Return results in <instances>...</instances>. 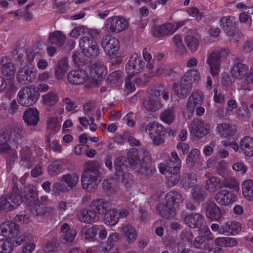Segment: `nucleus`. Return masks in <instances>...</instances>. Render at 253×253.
Instances as JSON below:
<instances>
[{
	"label": "nucleus",
	"instance_id": "obj_1",
	"mask_svg": "<svg viewBox=\"0 0 253 253\" xmlns=\"http://www.w3.org/2000/svg\"><path fill=\"white\" fill-rule=\"evenodd\" d=\"M128 161L130 168L135 171L148 175L153 174L155 171L151 157L149 152L145 148L139 150H133L128 155Z\"/></svg>",
	"mask_w": 253,
	"mask_h": 253
},
{
	"label": "nucleus",
	"instance_id": "obj_2",
	"mask_svg": "<svg viewBox=\"0 0 253 253\" xmlns=\"http://www.w3.org/2000/svg\"><path fill=\"white\" fill-rule=\"evenodd\" d=\"M99 169V163L96 161H89L84 164L81 179L83 188L84 190L91 191L92 187L101 180Z\"/></svg>",
	"mask_w": 253,
	"mask_h": 253
},
{
	"label": "nucleus",
	"instance_id": "obj_3",
	"mask_svg": "<svg viewBox=\"0 0 253 253\" xmlns=\"http://www.w3.org/2000/svg\"><path fill=\"white\" fill-rule=\"evenodd\" d=\"M12 192L0 198V211H9L17 208L22 202L18 185L13 182Z\"/></svg>",
	"mask_w": 253,
	"mask_h": 253
},
{
	"label": "nucleus",
	"instance_id": "obj_4",
	"mask_svg": "<svg viewBox=\"0 0 253 253\" xmlns=\"http://www.w3.org/2000/svg\"><path fill=\"white\" fill-rule=\"evenodd\" d=\"M40 93L33 85L21 88L18 92L17 100L23 106L28 107L35 104L39 99Z\"/></svg>",
	"mask_w": 253,
	"mask_h": 253
},
{
	"label": "nucleus",
	"instance_id": "obj_5",
	"mask_svg": "<svg viewBox=\"0 0 253 253\" xmlns=\"http://www.w3.org/2000/svg\"><path fill=\"white\" fill-rule=\"evenodd\" d=\"M22 129L17 126L11 128L9 135L4 130H0V153H6L9 151L10 147L8 144L9 140L18 143L22 138Z\"/></svg>",
	"mask_w": 253,
	"mask_h": 253
},
{
	"label": "nucleus",
	"instance_id": "obj_6",
	"mask_svg": "<svg viewBox=\"0 0 253 253\" xmlns=\"http://www.w3.org/2000/svg\"><path fill=\"white\" fill-rule=\"evenodd\" d=\"M97 33L95 30H91L89 36L83 37L79 43L80 48L84 54L90 57H96L99 53L98 46L94 38L92 37L93 33Z\"/></svg>",
	"mask_w": 253,
	"mask_h": 253
},
{
	"label": "nucleus",
	"instance_id": "obj_7",
	"mask_svg": "<svg viewBox=\"0 0 253 253\" xmlns=\"http://www.w3.org/2000/svg\"><path fill=\"white\" fill-rule=\"evenodd\" d=\"M228 53V49H221L212 52L209 56L207 63L210 67L211 74L212 76L218 75L221 60L227 57Z\"/></svg>",
	"mask_w": 253,
	"mask_h": 253
},
{
	"label": "nucleus",
	"instance_id": "obj_8",
	"mask_svg": "<svg viewBox=\"0 0 253 253\" xmlns=\"http://www.w3.org/2000/svg\"><path fill=\"white\" fill-rule=\"evenodd\" d=\"M144 66L145 62L141 59L140 54L134 53L126 64V73L130 77H134L142 71Z\"/></svg>",
	"mask_w": 253,
	"mask_h": 253
},
{
	"label": "nucleus",
	"instance_id": "obj_9",
	"mask_svg": "<svg viewBox=\"0 0 253 253\" xmlns=\"http://www.w3.org/2000/svg\"><path fill=\"white\" fill-rule=\"evenodd\" d=\"M181 220L190 228H199L203 224L204 216L198 212L188 213L182 211L181 213Z\"/></svg>",
	"mask_w": 253,
	"mask_h": 253
},
{
	"label": "nucleus",
	"instance_id": "obj_10",
	"mask_svg": "<svg viewBox=\"0 0 253 253\" xmlns=\"http://www.w3.org/2000/svg\"><path fill=\"white\" fill-rule=\"evenodd\" d=\"M101 45L106 53L110 56L116 55L120 48L119 41L111 35L102 38Z\"/></svg>",
	"mask_w": 253,
	"mask_h": 253
},
{
	"label": "nucleus",
	"instance_id": "obj_11",
	"mask_svg": "<svg viewBox=\"0 0 253 253\" xmlns=\"http://www.w3.org/2000/svg\"><path fill=\"white\" fill-rule=\"evenodd\" d=\"M234 20L235 18L232 16L223 17L220 19L219 24L228 37L234 38L235 41H237L238 36L235 38L237 31Z\"/></svg>",
	"mask_w": 253,
	"mask_h": 253
},
{
	"label": "nucleus",
	"instance_id": "obj_12",
	"mask_svg": "<svg viewBox=\"0 0 253 253\" xmlns=\"http://www.w3.org/2000/svg\"><path fill=\"white\" fill-rule=\"evenodd\" d=\"M20 227L15 222L7 221L0 224V235L8 238H14L19 234Z\"/></svg>",
	"mask_w": 253,
	"mask_h": 253
},
{
	"label": "nucleus",
	"instance_id": "obj_13",
	"mask_svg": "<svg viewBox=\"0 0 253 253\" xmlns=\"http://www.w3.org/2000/svg\"><path fill=\"white\" fill-rule=\"evenodd\" d=\"M173 89L175 94L180 99L185 98L192 89V82L190 80L182 77L179 86L177 83L173 84Z\"/></svg>",
	"mask_w": 253,
	"mask_h": 253
},
{
	"label": "nucleus",
	"instance_id": "obj_14",
	"mask_svg": "<svg viewBox=\"0 0 253 253\" xmlns=\"http://www.w3.org/2000/svg\"><path fill=\"white\" fill-rule=\"evenodd\" d=\"M214 200L219 205L227 206L237 200L236 195L227 189H220L214 195Z\"/></svg>",
	"mask_w": 253,
	"mask_h": 253
},
{
	"label": "nucleus",
	"instance_id": "obj_15",
	"mask_svg": "<svg viewBox=\"0 0 253 253\" xmlns=\"http://www.w3.org/2000/svg\"><path fill=\"white\" fill-rule=\"evenodd\" d=\"M127 26L126 21L119 16L112 17L107 20L106 28L110 33H119L125 30Z\"/></svg>",
	"mask_w": 253,
	"mask_h": 253
},
{
	"label": "nucleus",
	"instance_id": "obj_16",
	"mask_svg": "<svg viewBox=\"0 0 253 253\" xmlns=\"http://www.w3.org/2000/svg\"><path fill=\"white\" fill-rule=\"evenodd\" d=\"M163 129L162 125L155 122H150L148 124L142 123L139 127V131L141 132H146L150 138L161 135Z\"/></svg>",
	"mask_w": 253,
	"mask_h": 253
},
{
	"label": "nucleus",
	"instance_id": "obj_17",
	"mask_svg": "<svg viewBox=\"0 0 253 253\" xmlns=\"http://www.w3.org/2000/svg\"><path fill=\"white\" fill-rule=\"evenodd\" d=\"M206 214L208 218L212 220L218 221L222 217V212L220 208L213 201L208 200L203 205Z\"/></svg>",
	"mask_w": 253,
	"mask_h": 253
},
{
	"label": "nucleus",
	"instance_id": "obj_18",
	"mask_svg": "<svg viewBox=\"0 0 253 253\" xmlns=\"http://www.w3.org/2000/svg\"><path fill=\"white\" fill-rule=\"evenodd\" d=\"M191 131L197 137L202 138L210 131V126L200 119H194L190 127Z\"/></svg>",
	"mask_w": 253,
	"mask_h": 253
},
{
	"label": "nucleus",
	"instance_id": "obj_19",
	"mask_svg": "<svg viewBox=\"0 0 253 253\" xmlns=\"http://www.w3.org/2000/svg\"><path fill=\"white\" fill-rule=\"evenodd\" d=\"M111 206L112 205L109 201L103 199H97L90 202L89 207L97 216V214L103 215L105 214L108 210H110Z\"/></svg>",
	"mask_w": 253,
	"mask_h": 253
},
{
	"label": "nucleus",
	"instance_id": "obj_20",
	"mask_svg": "<svg viewBox=\"0 0 253 253\" xmlns=\"http://www.w3.org/2000/svg\"><path fill=\"white\" fill-rule=\"evenodd\" d=\"M88 79V74L83 70L71 71L67 75V79L69 82L76 85L84 84L87 81Z\"/></svg>",
	"mask_w": 253,
	"mask_h": 253
},
{
	"label": "nucleus",
	"instance_id": "obj_21",
	"mask_svg": "<svg viewBox=\"0 0 253 253\" xmlns=\"http://www.w3.org/2000/svg\"><path fill=\"white\" fill-rule=\"evenodd\" d=\"M240 224L237 221L225 223L221 226L219 233L227 236L237 234L241 230Z\"/></svg>",
	"mask_w": 253,
	"mask_h": 253
},
{
	"label": "nucleus",
	"instance_id": "obj_22",
	"mask_svg": "<svg viewBox=\"0 0 253 253\" xmlns=\"http://www.w3.org/2000/svg\"><path fill=\"white\" fill-rule=\"evenodd\" d=\"M166 204L170 207L175 209L178 208L180 204L183 203L181 195L176 191H170L166 196Z\"/></svg>",
	"mask_w": 253,
	"mask_h": 253
},
{
	"label": "nucleus",
	"instance_id": "obj_23",
	"mask_svg": "<svg viewBox=\"0 0 253 253\" xmlns=\"http://www.w3.org/2000/svg\"><path fill=\"white\" fill-rule=\"evenodd\" d=\"M76 217L81 222L91 224L96 220V216L90 208L88 210L81 209L77 213Z\"/></svg>",
	"mask_w": 253,
	"mask_h": 253
},
{
	"label": "nucleus",
	"instance_id": "obj_24",
	"mask_svg": "<svg viewBox=\"0 0 253 253\" xmlns=\"http://www.w3.org/2000/svg\"><path fill=\"white\" fill-rule=\"evenodd\" d=\"M36 76V73L23 67L18 71L17 79L20 83L26 84L34 81Z\"/></svg>",
	"mask_w": 253,
	"mask_h": 253
},
{
	"label": "nucleus",
	"instance_id": "obj_25",
	"mask_svg": "<svg viewBox=\"0 0 253 253\" xmlns=\"http://www.w3.org/2000/svg\"><path fill=\"white\" fill-rule=\"evenodd\" d=\"M206 189L210 193L214 194L217 193L218 190L222 188L220 178L216 176H211L209 177L205 183Z\"/></svg>",
	"mask_w": 253,
	"mask_h": 253
},
{
	"label": "nucleus",
	"instance_id": "obj_26",
	"mask_svg": "<svg viewBox=\"0 0 253 253\" xmlns=\"http://www.w3.org/2000/svg\"><path fill=\"white\" fill-rule=\"evenodd\" d=\"M204 96L200 91L193 92L188 99L187 105L188 108L195 109L196 107L201 106L204 101Z\"/></svg>",
	"mask_w": 253,
	"mask_h": 253
},
{
	"label": "nucleus",
	"instance_id": "obj_27",
	"mask_svg": "<svg viewBox=\"0 0 253 253\" xmlns=\"http://www.w3.org/2000/svg\"><path fill=\"white\" fill-rule=\"evenodd\" d=\"M23 117L28 126H36L39 121V112L37 109H29L26 110Z\"/></svg>",
	"mask_w": 253,
	"mask_h": 253
},
{
	"label": "nucleus",
	"instance_id": "obj_28",
	"mask_svg": "<svg viewBox=\"0 0 253 253\" xmlns=\"http://www.w3.org/2000/svg\"><path fill=\"white\" fill-rule=\"evenodd\" d=\"M91 72V75L97 80L107 74V68L103 63L97 61L92 65Z\"/></svg>",
	"mask_w": 253,
	"mask_h": 253
},
{
	"label": "nucleus",
	"instance_id": "obj_29",
	"mask_svg": "<svg viewBox=\"0 0 253 253\" xmlns=\"http://www.w3.org/2000/svg\"><path fill=\"white\" fill-rule=\"evenodd\" d=\"M240 148L248 157L253 156V138L250 136L243 137L240 141Z\"/></svg>",
	"mask_w": 253,
	"mask_h": 253
},
{
	"label": "nucleus",
	"instance_id": "obj_30",
	"mask_svg": "<svg viewBox=\"0 0 253 253\" xmlns=\"http://www.w3.org/2000/svg\"><path fill=\"white\" fill-rule=\"evenodd\" d=\"M162 106L160 99L148 97L144 100L143 107L148 111L155 112Z\"/></svg>",
	"mask_w": 253,
	"mask_h": 253
},
{
	"label": "nucleus",
	"instance_id": "obj_31",
	"mask_svg": "<svg viewBox=\"0 0 253 253\" xmlns=\"http://www.w3.org/2000/svg\"><path fill=\"white\" fill-rule=\"evenodd\" d=\"M100 228V225H93L91 227L84 226L80 232V234L84 235V239L88 242H93L95 239L97 229Z\"/></svg>",
	"mask_w": 253,
	"mask_h": 253
},
{
	"label": "nucleus",
	"instance_id": "obj_32",
	"mask_svg": "<svg viewBox=\"0 0 253 253\" xmlns=\"http://www.w3.org/2000/svg\"><path fill=\"white\" fill-rule=\"evenodd\" d=\"M25 203L29 206H37L39 203V197L37 192L33 189H28L25 192L24 197Z\"/></svg>",
	"mask_w": 253,
	"mask_h": 253
},
{
	"label": "nucleus",
	"instance_id": "obj_33",
	"mask_svg": "<svg viewBox=\"0 0 253 253\" xmlns=\"http://www.w3.org/2000/svg\"><path fill=\"white\" fill-rule=\"evenodd\" d=\"M217 130L220 135L224 138L233 135L236 131L235 126L228 123L218 124Z\"/></svg>",
	"mask_w": 253,
	"mask_h": 253
},
{
	"label": "nucleus",
	"instance_id": "obj_34",
	"mask_svg": "<svg viewBox=\"0 0 253 253\" xmlns=\"http://www.w3.org/2000/svg\"><path fill=\"white\" fill-rule=\"evenodd\" d=\"M103 215L104 222L107 225L114 226L119 221L118 211L112 209V206H110V210Z\"/></svg>",
	"mask_w": 253,
	"mask_h": 253
},
{
	"label": "nucleus",
	"instance_id": "obj_35",
	"mask_svg": "<svg viewBox=\"0 0 253 253\" xmlns=\"http://www.w3.org/2000/svg\"><path fill=\"white\" fill-rule=\"evenodd\" d=\"M248 71V67L246 64L237 63L235 64L231 72L233 77L242 79L246 75Z\"/></svg>",
	"mask_w": 253,
	"mask_h": 253
},
{
	"label": "nucleus",
	"instance_id": "obj_36",
	"mask_svg": "<svg viewBox=\"0 0 253 253\" xmlns=\"http://www.w3.org/2000/svg\"><path fill=\"white\" fill-rule=\"evenodd\" d=\"M2 73L7 79L12 78L15 74V69L13 64L9 62L6 58H3L1 61Z\"/></svg>",
	"mask_w": 253,
	"mask_h": 253
},
{
	"label": "nucleus",
	"instance_id": "obj_37",
	"mask_svg": "<svg viewBox=\"0 0 253 253\" xmlns=\"http://www.w3.org/2000/svg\"><path fill=\"white\" fill-rule=\"evenodd\" d=\"M175 117V109L174 107H170L165 109L160 114V119L168 125H170L173 122Z\"/></svg>",
	"mask_w": 253,
	"mask_h": 253
},
{
	"label": "nucleus",
	"instance_id": "obj_38",
	"mask_svg": "<svg viewBox=\"0 0 253 253\" xmlns=\"http://www.w3.org/2000/svg\"><path fill=\"white\" fill-rule=\"evenodd\" d=\"M242 193L245 198L249 201H253V180L247 179L243 181L242 185Z\"/></svg>",
	"mask_w": 253,
	"mask_h": 253
},
{
	"label": "nucleus",
	"instance_id": "obj_39",
	"mask_svg": "<svg viewBox=\"0 0 253 253\" xmlns=\"http://www.w3.org/2000/svg\"><path fill=\"white\" fill-rule=\"evenodd\" d=\"M120 240V235L118 233H114L109 235L108 238V245L102 243L99 246L103 252L110 251Z\"/></svg>",
	"mask_w": 253,
	"mask_h": 253
},
{
	"label": "nucleus",
	"instance_id": "obj_40",
	"mask_svg": "<svg viewBox=\"0 0 253 253\" xmlns=\"http://www.w3.org/2000/svg\"><path fill=\"white\" fill-rule=\"evenodd\" d=\"M192 198L194 201L198 204L204 201L207 197V194L200 186H195L191 189Z\"/></svg>",
	"mask_w": 253,
	"mask_h": 253
},
{
	"label": "nucleus",
	"instance_id": "obj_41",
	"mask_svg": "<svg viewBox=\"0 0 253 253\" xmlns=\"http://www.w3.org/2000/svg\"><path fill=\"white\" fill-rule=\"evenodd\" d=\"M36 215L41 217L43 219L49 217L54 209L51 207H46L42 204L37 205L35 207Z\"/></svg>",
	"mask_w": 253,
	"mask_h": 253
},
{
	"label": "nucleus",
	"instance_id": "obj_42",
	"mask_svg": "<svg viewBox=\"0 0 253 253\" xmlns=\"http://www.w3.org/2000/svg\"><path fill=\"white\" fill-rule=\"evenodd\" d=\"M79 181V176L75 173L64 174L61 178V181L66 184L70 190L75 187Z\"/></svg>",
	"mask_w": 253,
	"mask_h": 253
},
{
	"label": "nucleus",
	"instance_id": "obj_43",
	"mask_svg": "<svg viewBox=\"0 0 253 253\" xmlns=\"http://www.w3.org/2000/svg\"><path fill=\"white\" fill-rule=\"evenodd\" d=\"M196 182V175L193 172L184 173L182 176L181 183L182 187L185 189L191 188Z\"/></svg>",
	"mask_w": 253,
	"mask_h": 253
},
{
	"label": "nucleus",
	"instance_id": "obj_44",
	"mask_svg": "<svg viewBox=\"0 0 253 253\" xmlns=\"http://www.w3.org/2000/svg\"><path fill=\"white\" fill-rule=\"evenodd\" d=\"M65 36L61 32L56 31L50 34L48 37L49 42L52 44H55L58 46H61L65 42Z\"/></svg>",
	"mask_w": 253,
	"mask_h": 253
},
{
	"label": "nucleus",
	"instance_id": "obj_45",
	"mask_svg": "<svg viewBox=\"0 0 253 253\" xmlns=\"http://www.w3.org/2000/svg\"><path fill=\"white\" fill-rule=\"evenodd\" d=\"M68 67V63L66 59H63L59 61L54 69V75L56 78L60 80L64 76Z\"/></svg>",
	"mask_w": 253,
	"mask_h": 253
},
{
	"label": "nucleus",
	"instance_id": "obj_46",
	"mask_svg": "<svg viewBox=\"0 0 253 253\" xmlns=\"http://www.w3.org/2000/svg\"><path fill=\"white\" fill-rule=\"evenodd\" d=\"M122 231L127 238L129 243L134 242L137 237V234L134 228L129 224L123 225Z\"/></svg>",
	"mask_w": 253,
	"mask_h": 253
},
{
	"label": "nucleus",
	"instance_id": "obj_47",
	"mask_svg": "<svg viewBox=\"0 0 253 253\" xmlns=\"http://www.w3.org/2000/svg\"><path fill=\"white\" fill-rule=\"evenodd\" d=\"M210 241L205 236H198L195 238L193 245L194 247L201 250L203 251L209 249Z\"/></svg>",
	"mask_w": 253,
	"mask_h": 253
},
{
	"label": "nucleus",
	"instance_id": "obj_48",
	"mask_svg": "<svg viewBox=\"0 0 253 253\" xmlns=\"http://www.w3.org/2000/svg\"><path fill=\"white\" fill-rule=\"evenodd\" d=\"M123 73L120 70H116L111 73L108 77L107 83L113 86L121 83Z\"/></svg>",
	"mask_w": 253,
	"mask_h": 253
},
{
	"label": "nucleus",
	"instance_id": "obj_49",
	"mask_svg": "<svg viewBox=\"0 0 253 253\" xmlns=\"http://www.w3.org/2000/svg\"><path fill=\"white\" fill-rule=\"evenodd\" d=\"M63 163L60 160H56L49 165L48 172L52 176L57 175L63 171Z\"/></svg>",
	"mask_w": 253,
	"mask_h": 253
},
{
	"label": "nucleus",
	"instance_id": "obj_50",
	"mask_svg": "<svg viewBox=\"0 0 253 253\" xmlns=\"http://www.w3.org/2000/svg\"><path fill=\"white\" fill-rule=\"evenodd\" d=\"M43 103L46 106H52L55 105L59 100L57 93L53 91H49L42 96Z\"/></svg>",
	"mask_w": 253,
	"mask_h": 253
},
{
	"label": "nucleus",
	"instance_id": "obj_51",
	"mask_svg": "<svg viewBox=\"0 0 253 253\" xmlns=\"http://www.w3.org/2000/svg\"><path fill=\"white\" fill-rule=\"evenodd\" d=\"M46 127L50 133H56L60 128L58 119L56 117H48L46 120Z\"/></svg>",
	"mask_w": 253,
	"mask_h": 253
},
{
	"label": "nucleus",
	"instance_id": "obj_52",
	"mask_svg": "<svg viewBox=\"0 0 253 253\" xmlns=\"http://www.w3.org/2000/svg\"><path fill=\"white\" fill-rule=\"evenodd\" d=\"M159 212L163 217L167 219L172 218L176 215L175 209L168 206L166 204L160 209Z\"/></svg>",
	"mask_w": 253,
	"mask_h": 253
},
{
	"label": "nucleus",
	"instance_id": "obj_53",
	"mask_svg": "<svg viewBox=\"0 0 253 253\" xmlns=\"http://www.w3.org/2000/svg\"><path fill=\"white\" fill-rule=\"evenodd\" d=\"M185 42L191 52H195L199 45L198 39L191 35H188L185 38Z\"/></svg>",
	"mask_w": 253,
	"mask_h": 253
},
{
	"label": "nucleus",
	"instance_id": "obj_54",
	"mask_svg": "<svg viewBox=\"0 0 253 253\" xmlns=\"http://www.w3.org/2000/svg\"><path fill=\"white\" fill-rule=\"evenodd\" d=\"M126 162V159L125 157H118L115 161L114 164L116 171L118 173L125 172L127 170V166L125 164Z\"/></svg>",
	"mask_w": 253,
	"mask_h": 253
},
{
	"label": "nucleus",
	"instance_id": "obj_55",
	"mask_svg": "<svg viewBox=\"0 0 253 253\" xmlns=\"http://www.w3.org/2000/svg\"><path fill=\"white\" fill-rule=\"evenodd\" d=\"M199 155L200 152L197 149H192L187 157V164L191 167L193 166L195 163L198 161Z\"/></svg>",
	"mask_w": 253,
	"mask_h": 253
},
{
	"label": "nucleus",
	"instance_id": "obj_56",
	"mask_svg": "<svg viewBox=\"0 0 253 253\" xmlns=\"http://www.w3.org/2000/svg\"><path fill=\"white\" fill-rule=\"evenodd\" d=\"M34 161V157L30 153L23 154L21 160V165L24 168L29 169L33 165Z\"/></svg>",
	"mask_w": 253,
	"mask_h": 253
},
{
	"label": "nucleus",
	"instance_id": "obj_57",
	"mask_svg": "<svg viewBox=\"0 0 253 253\" xmlns=\"http://www.w3.org/2000/svg\"><path fill=\"white\" fill-rule=\"evenodd\" d=\"M222 187L237 190L239 189V184L234 177H227L225 178L221 182Z\"/></svg>",
	"mask_w": 253,
	"mask_h": 253
},
{
	"label": "nucleus",
	"instance_id": "obj_58",
	"mask_svg": "<svg viewBox=\"0 0 253 253\" xmlns=\"http://www.w3.org/2000/svg\"><path fill=\"white\" fill-rule=\"evenodd\" d=\"M121 181L126 189H129L134 182L133 177L129 172H125L122 176Z\"/></svg>",
	"mask_w": 253,
	"mask_h": 253
},
{
	"label": "nucleus",
	"instance_id": "obj_59",
	"mask_svg": "<svg viewBox=\"0 0 253 253\" xmlns=\"http://www.w3.org/2000/svg\"><path fill=\"white\" fill-rule=\"evenodd\" d=\"M168 171L171 172H179L181 167V161L175 162L172 160H168L166 162Z\"/></svg>",
	"mask_w": 253,
	"mask_h": 253
},
{
	"label": "nucleus",
	"instance_id": "obj_60",
	"mask_svg": "<svg viewBox=\"0 0 253 253\" xmlns=\"http://www.w3.org/2000/svg\"><path fill=\"white\" fill-rule=\"evenodd\" d=\"M74 203L65 201H61L58 203L57 209L62 214L66 211H72L73 209Z\"/></svg>",
	"mask_w": 253,
	"mask_h": 253
},
{
	"label": "nucleus",
	"instance_id": "obj_61",
	"mask_svg": "<svg viewBox=\"0 0 253 253\" xmlns=\"http://www.w3.org/2000/svg\"><path fill=\"white\" fill-rule=\"evenodd\" d=\"M77 234V232L74 230H70L61 236L60 240L61 242L65 243L66 242L71 243L73 241Z\"/></svg>",
	"mask_w": 253,
	"mask_h": 253
},
{
	"label": "nucleus",
	"instance_id": "obj_62",
	"mask_svg": "<svg viewBox=\"0 0 253 253\" xmlns=\"http://www.w3.org/2000/svg\"><path fill=\"white\" fill-rule=\"evenodd\" d=\"M12 250V245L9 240H0V253H10Z\"/></svg>",
	"mask_w": 253,
	"mask_h": 253
},
{
	"label": "nucleus",
	"instance_id": "obj_63",
	"mask_svg": "<svg viewBox=\"0 0 253 253\" xmlns=\"http://www.w3.org/2000/svg\"><path fill=\"white\" fill-rule=\"evenodd\" d=\"M184 79L187 80H190V81L192 82V81H199L200 78V74L199 72L196 69H190L187 71L183 76Z\"/></svg>",
	"mask_w": 253,
	"mask_h": 253
},
{
	"label": "nucleus",
	"instance_id": "obj_64",
	"mask_svg": "<svg viewBox=\"0 0 253 253\" xmlns=\"http://www.w3.org/2000/svg\"><path fill=\"white\" fill-rule=\"evenodd\" d=\"M53 190L55 193L60 194L62 193L68 192L70 191V188L66 185L60 182H57L53 185Z\"/></svg>",
	"mask_w": 253,
	"mask_h": 253
}]
</instances>
